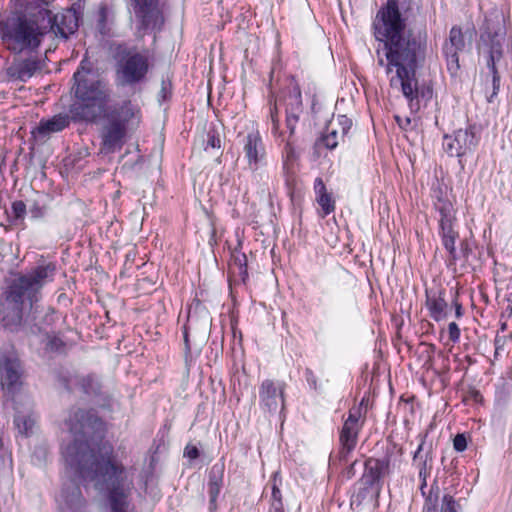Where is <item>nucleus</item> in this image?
Returning a JSON list of instances; mask_svg holds the SVG:
<instances>
[{
	"instance_id": "29",
	"label": "nucleus",
	"mask_w": 512,
	"mask_h": 512,
	"mask_svg": "<svg viewBox=\"0 0 512 512\" xmlns=\"http://www.w3.org/2000/svg\"><path fill=\"white\" fill-rule=\"evenodd\" d=\"M38 69L39 61L37 59L28 58L17 65V76L21 81H26L31 78Z\"/></svg>"
},
{
	"instance_id": "52",
	"label": "nucleus",
	"mask_w": 512,
	"mask_h": 512,
	"mask_svg": "<svg viewBox=\"0 0 512 512\" xmlns=\"http://www.w3.org/2000/svg\"><path fill=\"white\" fill-rule=\"evenodd\" d=\"M44 321L51 325L55 321V310L53 308H49L47 313L45 314Z\"/></svg>"
},
{
	"instance_id": "4",
	"label": "nucleus",
	"mask_w": 512,
	"mask_h": 512,
	"mask_svg": "<svg viewBox=\"0 0 512 512\" xmlns=\"http://www.w3.org/2000/svg\"><path fill=\"white\" fill-rule=\"evenodd\" d=\"M47 32V26L24 13H15L0 23V38L14 54L37 51Z\"/></svg>"
},
{
	"instance_id": "48",
	"label": "nucleus",
	"mask_w": 512,
	"mask_h": 512,
	"mask_svg": "<svg viewBox=\"0 0 512 512\" xmlns=\"http://www.w3.org/2000/svg\"><path fill=\"white\" fill-rule=\"evenodd\" d=\"M199 455H200L199 449L194 445L188 444L184 449V457H186L190 460L197 459L199 457Z\"/></svg>"
},
{
	"instance_id": "22",
	"label": "nucleus",
	"mask_w": 512,
	"mask_h": 512,
	"mask_svg": "<svg viewBox=\"0 0 512 512\" xmlns=\"http://www.w3.org/2000/svg\"><path fill=\"white\" fill-rule=\"evenodd\" d=\"M420 443L413 453L412 462L413 465L418 469L419 479L421 481L420 490L427 488V478L430 476L433 468V455L431 447L424 452V446L427 438V434H420Z\"/></svg>"
},
{
	"instance_id": "2",
	"label": "nucleus",
	"mask_w": 512,
	"mask_h": 512,
	"mask_svg": "<svg viewBox=\"0 0 512 512\" xmlns=\"http://www.w3.org/2000/svg\"><path fill=\"white\" fill-rule=\"evenodd\" d=\"M374 36L379 42L377 63L385 69L392 88L400 87L412 113L426 107L433 97L429 84L419 85L417 69L427 51V31H406V19L397 0H386L373 22Z\"/></svg>"
},
{
	"instance_id": "13",
	"label": "nucleus",
	"mask_w": 512,
	"mask_h": 512,
	"mask_svg": "<svg viewBox=\"0 0 512 512\" xmlns=\"http://www.w3.org/2000/svg\"><path fill=\"white\" fill-rule=\"evenodd\" d=\"M479 137L476 135L474 125L465 129H458L452 135L443 137V149L450 157H462L472 152L478 145Z\"/></svg>"
},
{
	"instance_id": "9",
	"label": "nucleus",
	"mask_w": 512,
	"mask_h": 512,
	"mask_svg": "<svg viewBox=\"0 0 512 512\" xmlns=\"http://www.w3.org/2000/svg\"><path fill=\"white\" fill-rule=\"evenodd\" d=\"M149 71V58L135 48L118 53L116 79L121 86H132L146 79Z\"/></svg>"
},
{
	"instance_id": "35",
	"label": "nucleus",
	"mask_w": 512,
	"mask_h": 512,
	"mask_svg": "<svg viewBox=\"0 0 512 512\" xmlns=\"http://www.w3.org/2000/svg\"><path fill=\"white\" fill-rule=\"evenodd\" d=\"M14 425L20 434L28 436L35 425V419L31 415L17 414L14 417Z\"/></svg>"
},
{
	"instance_id": "18",
	"label": "nucleus",
	"mask_w": 512,
	"mask_h": 512,
	"mask_svg": "<svg viewBox=\"0 0 512 512\" xmlns=\"http://www.w3.org/2000/svg\"><path fill=\"white\" fill-rule=\"evenodd\" d=\"M23 374L21 362L14 354H4L0 358V378L1 386L8 393L16 392L22 382Z\"/></svg>"
},
{
	"instance_id": "43",
	"label": "nucleus",
	"mask_w": 512,
	"mask_h": 512,
	"mask_svg": "<svg viewBox=\"0 0 512 512\" xmlns=\"http://www.w3.org/2000/svg\"><path fill=\"white\" fill-rule=\"evenodd\" d=\"M337 123L340 126L342 136H346L352 127V120L346 115H338Z\"/></svg>"
},
{
	"instance_id": "12",
	"label": "nucleus",
	"mask_w": 512,
	"mask_h": 512,
	"mask_svg": "<svg viewBox=\"0 0 512 512\" xmlns=\"http://www.w3.org/2000/svg\"><path fill=\"white\" fill-rule=\"evenodd\" d=\"M394 455V447H387L381 458L368 457L364 462V471L358 483H364L368 487L383 489L384 478L391 473V459Z\"/></svg>"
},
{
	"instance_id": "5",
	"label": "nucleus",
	"mask_w": 512,
	"mask_h": 512,
	"mask_svg": "<svg viewBox=\"0 0 512 512\" xmlns=\"http://www.w3.org/2000/svg\"><path fill=\"white\" fill-rule=\"evenodd\" d=\"M510 42L512 43V37H507L504 14L497 9L489 11L480 28V44L487 54L486 65L492 74L493 93L491 98L498 94L500 88V75L496 64L503 57L504 45L508 46Z\"/></svg>"
},
{
	"instance_id": "49",
	"label": "nucleus",
	"mask_w": 512,
	"mask_h": 512,
	"mask_svg": "<svg viewBox=\"0 0 512 512\" xmlns=\"http://www.w3.org/2000/svg\"><path fill=\"white\" fill-rule=\"evenodd\" d=\"M451 305L455 310V317L457 319H460L464 314V309H463L462 304L458 300V293H455V295L451 301Z\"/></svg>"
},
{
	"instance_id": "15",
	"label": "nucleus",
	"mask_w": 512,
	"mask_h": 512,
	"mask_svg": "<svg viewBox=\"0 0 512 512\" xmlns=\"http://www.w3.org/2000/svg\"><path fill=\"white\" fill-rule=\"evenodd\" d=\"M284 381L265 379L259 386V405L261 410L269 414L282 413L285 408Z\"/></svg>"
},
{
	"instance_id": "46",
	"label": "nucleus",
	"mask_w": 512,
	"mask_h": 512,
	"mask_svg": "<svg viewBox=\"0 0 512 512\" xmlns=\"http://www.w3.org/2000/svg\"><path fill=\"white\" fill-rule=\"evenodd\" d=\"M448 334H449V339L453 343L459 342L461 332H460V328H459V326L457 325L456 322L449 323V325H448Z\"/></svg>"
},
{
	"instance_id": "28",
	"label": "nucleus",
	"mask_w": 512,
	"mask_h": 512,
	"mask_svg": "<svg viewBox=\"0 0 512 512\" xmlns=\"http://www.w3.org/2000/svg\"><path fill=\"white\" fill-rule=\"evenodd\" d=\"M61 497L70 509H77L85 504V499L78 485H73L71 493H69L68 488H62Z\"/></svg>"
},
{
	"instance_id": "8",
	"label": "nucleus",
	"mask_w": 512,
	"mask_h": 512,
	"mask_svg": "<svg viewBox=\"0 0 512 512\" xmlns=\"http://www.w3.org/2000/svg\"><path fill=\"white\" fill-rule=\"evenodd\" d=\"M30 284L21 274L14 278L7 287L5 291L7 307L0 311V321L4 328L17 331L22 324L25 301L28 300L31 305L37 301V293Z\"/></svg>"
},
{
	"instance_id": "36",
	"label": "nucleus",
	"mask_w": 512,
	"mask_h": 512,
	"mask_svg": "<svg viewBox=\"0 0 512 512\" xmlns=\"http://www.w3.org/2000/svg\"><path fill=\"white\" fill-rule=\"evenodd\" d=\"M269 120L272 124L271 131L274 136H283V132L280 130V119L277 101L269 100Z\"/></svg>"
},
{
	"instance_id": "44",
	"label": "nucleus",
	"mask_w": 512,
	"mask_h": 512,
	"mask_svg": "<svg viewBox=\"0 0 512 512\" xmlns=\"http://www.w3.org/2000/svg\"><path fill=\"white\" fill-rule=\"evenodd\" d=\"M304 376H305L306 382L309 385L310 389L317 391L319 388L318 378L315 375V373L313 372V370L310 368H306L304 371Z\"/></svg>"
},
{
	"instance_id": "47",
	"label": "nucleus",
	"mask_w": 512,
	"mask_h": 512,
	"mask_svg": "<svg viewBox=\"0 0 512 512\" xmlns=\"http://www.w3.org/2000/svg\"><path fill=\"white\" fill-rule=\"evenodd\" d=\"M453 447L457 452H463L467 448V440L463 434H457L453 440Z\"/></svg>"
},
{
	"instance_id": "33",
	"label": "nucleus",
	"mask_w": 512,
	"mask_h": 512,
	"mask_svg": "<svg viewBox=\"0 0 512 512\" xmlns=\"http://www.w3.org/2000/svg\"><path fill=\"white\" fill-rule=\"evenodd\" d=\"M249 169L251 170V183L255 185L258 191L265 193L268 190V174L256 165L249 167Z\"/></svg>"
},
{
	"instance_id": "16",
	"label": "nucleus",
	"mask_w": 512,
	"mask_h": 512,
	"mask_svg": "<svg viewBox=\"0 0 512 512\" xmlns=\"http://www.w3.org/2000/svg\"><path fill=\"white\" fill-rule=\"evenodd\" d=\"M282 102L285 107V126L289 137L293 138L296 133V127L304 115L302 93L297 83L293 82L287 87V92Z\"/></svg>"
},
{
	"instance_id": "1",
	"label": "nucleus",
	"mask_w": 512,
	"mask_h": 512,
	"mask_svg": "<svg viewBox=\"0 0 512 512\" xmlns=\"http://www.w3.org/2000/svg\"><path fill=\"white\" fill-rule=\"evenodd\" d=\"M64 426L73 440L61 449L66 468L78 479L95 482V488L106 493L110 512H128L133 480L114 454L110 444L101 447L105 423L94 409L72 407Z\"/></svg>"
},
{
	"instance_id": "50",
	"label": "nucleus",
	"mask_w": 512,
	"mask_h": 512,
	"mask_svg": "<svg viewBox=\"0 0 512 512\" xmlns=\"http://www.w3.org/2000/svg\"><path fill=\"white\" fill-rule=\"evenodd\" d=\"M314 191H315L316 197L328 193L322 178L317 177L315 179V181H314Z\"/></svg>"
},
{
	"instance_id": "17",
	"label": "nucleus",
	"mask_w": 512,
	"mask_h": 512,
	"mask_svg": "<svg viewBox=\"0 0 512 512\" xmlns=\"http://www.w3.org/2000/svg\"><path fill=\"white\" fill-rule=\"evenodd\" d=\"M465 48V38L462 29L459 26H453L450 29L449 36L442 46V54L446 61L447 70L451 76L455 77L459 70V53Z\"/></svg>"
},
{
	"instance_id": "60",
	"label": "nucleus",
	"mask_w": 512,
	"mask_h": 512,
	"mask_svg": "<svg viewBox=\"0 0 512 512\" xmlns=\"http://www.w3.org/2000/svg\"><path fill=\"white\" fill-rule=\"evenodd\" d=\"M466 359L468 361L469 364H472L473 363V360L470 356H466Z\"/></svg>"
},
{
	"instance_id": "26",
	"label": "nucleus",
	"mask_w": 512,
	"mask_h": 512,
	"mask_svg": "<svg viewBox=\"0 0 512 512\" xmlns=\"http://www.w3.org/2000/svg\"><path fill=\"white\" fill-rule=\"evenodd\" d=\"M241 243L235 247L231 252L230 270L239 278V282L246 284L249 279L247 268V257L245 253L241 252Z\"/></svg>"
},
{
	"instance_id": "55",
	"label": "nucleus",
	"mask_w": 512,
	"mask_h": 512,
	"mask_svg": "<svg viewBox=\"0 0 512 512\" xmlns=\"http://www.w3.org/2000/svg\"><path fill=\"white\" fill-rule=\"evenodd\" d=\"M501 339L496 336L495 340H494V344H495V354L498 353V350L501 348Z\"/></svg>"
},
{
	"instance_id": "23",
	"label": "nucleus",
	"mask_w": 512,
	"mask_h": 512,
	"mask_svg": "<svg viewBox=\"0 0 512 512\" xmlns=\"http://www.w3.org/2000/svg\"><path fill=\"white\" fill-rule=\"evenodd\" d=\"M56 271L57 265L55 262L40 261L29 273L22 275L31 283L30 286L38 294L45 284L54 281Z\"/></svg>"
},
{
	"instance_id": "61",
	"label": "nucleus",
	"mask_w": 512,
	"mask_h": 512,
	"mask_svg": "<svg viewBox=\"0 0 512 512\" xmlns=\"http://www.w3.org/2000/svg\"><path fill=\"white\" fill-rule=\"evenodd\" d=\"M40 452L43 453V454H46V450L43 449V448H40Z\"/></svg>"
},
{
	"instance_id": "40",
	"label": "nucleus",
	"mask_w": 512,
	"mask_h": 512,
	"mask_svg": "<svg viewBox=\"0 0 512 512\" xmlns=\"http://www.w3.org/2000/svg\"><path fill=\"white\" fill-rule=\"evenodd\" d=\"M172 95V83H171V80L166 78V79H162L161 81V89L158 93V101L159 103H163L165 101H167L168 99H170Z\"/></svg>"
},
{
	"instance_id": "6",
	"label": "nucleus",
	"mask_w": 512,
	"mask_h": 512,
	"mask_svg": "<svg viewBox=\"0 0 512 512\" xmlns=\"http://www.w3.org/2000/svg\"><path fill=\"white\" fill-rule=\"evenodd\" d=\"M102 132V146L107 152L120 150L130 129L138 127L142 119L141 108L126 99L111 107L106 115Z\"/></svg>"
},
{
	"instance_id": "53",
	"label": "nucleus",
	"mask_w": 512,
	"mask_h": 512,
	"mask_svg": "<svg viewBox=\"0 0 512 512\" xmlns=\"http://www.w3.org/2000/svg\"><path fill=\"white\" fill-rule=\"evenodd\" d=\"M470 249L468 248L467 241H461L460 243V254H462L463 257L467 258L469 254Z\"/></svg>"
},
{
	"instance_id": "21",
	"label": "nucleus",
	"mask_w": 512,
	"mask_h": 512,
	"mask_svg": "<svg viewBox=\"0 0 512 512\" xmlns=\"http://www.w3.org/2000/svg\"><path fill=\"white\" fill-rule=\"evenodd\" d=\"M445 296L446 291L441 286L426 288L425 290V306L429 316L436 322L447 318L448 303Z\"/></svg>"
},
{
	"instance_id": "38",
	"label": "nucleus",
	"mask_w": 512,
	"mask_h": 512,
	"mask_svg": "<svg viewBox=\"0 0 512 512\" xmlns=\"http://www.w3.org/2000/svg\"><path fill=\"white\" fill-rule=\"evenodd\" d=\"M316 200L321 206L324 216L329 215L335 210V203L329 193L316 197Z\"/></svg>"
},
{
	"instance_id": "42",
	"label": "nucleus",
	"mask_w": 512,
	"mask_h": 512,
	"mask_svg": "<svg viewBox=\"0 0 512 512\" xmlns=\"http://www.w3.org/2000/svg\"><path fill=\"white\" fill-rule=\"evenodd\" d=\"M221 147V139L217 132L215 130H209L207 133V141H206V147L208 148H220Z\"/></svg>"
},
{
	"instance_id": "30",
	"label": "nucleus",
	"mask_w": 512,
	"mask_h": 512,
	"mask_svg": "<svg viewBox=\"0 0 512 512\" xmlns=\"http://www.w3.org/2000/svg\"><path fill=\"white\" fill-rule=\"evenodd\" d=\"M297 159L298 155L294 147V139L288 136V139L282 150L283 169L286 171L291 170Z\"/></svg>"
},
{
	"instance_id": "10",
	"label": "nucleus",
	"mask_w": 512,
	"mask_h": 512,
	"mask_svg": "<svg viewBox=\"0 0 512 512\" xmlns=\"http://www.w3.org/2000/svg\"><path fill=\"white\" fill-rule=\"evenodd\" d=\"M57 381L67 392L79 389L84 395L94 398L103 408L112 405V396L103 390L101 380L95 373L77 375L61 371L57 374Z\"/></svg>"
},
{
	"instance_id": "58",
	"label": "nucleus",
	"mask_w": 512,
	"mask_h": 512,
	"mask_svg": "<svg viewBox=\"0 0 512 512\" xmlns=\"http://www.w3.org/2000/svg\"><path fill=\"white\" fill-rule=\"evenodd\" d=\"M506 328H507V324H506V322L501 323V327H500L501 331H502V332H503V331H505V330H506Z\"/></svg>"
},
{
	"instance_id": "59",
	"label": "nucleus",
	"mask_w": 512,
	"mask_h": 512,
	"mask_svg": "<svg viewBox=\"0 0 512 512\" xmlns=\"http://www.w3.org/2000/svg\"><path fill=\"white\" fill-rule=\"evenodd\" d=\"M184 340H185L186 346L189 348V346H188V333L186 331L184 333Z\"/></svg>"
},
{
	"instance_id": "31",
	"label": "nucleus",
	"mask_w": 512,
	"mask_h": 512,
	"mask_svg": "<svg viewBox=\"0 0 512 512\" xmlns=\"http://www.w3.org/2000/svg\"><path fill=\"white\" fill-rule=\"evenodd\" d=\"M271 484V500L270 507L273 506H284L282 493L280 490V486L282 484V478L279 471H276L272 474L270 479Z\"/></svg>"
},
{
	"instance_id": "39",
	"label": "nucleus",
	"mask_w": 512,
	"mask_h": 512,
	"mask_svg": "<svg viewBox=\"0 0 512 512\" xmlns=\"http://www.w3.org/2000/svg\"><path fill=\"white\" fill-rule=\"evenodd\" d=\"M208 487V495H209V511L216 512L217 511V499L221 492L223 485H207Z\"/></svg>"
},
{
	"instance_id": "25",
	"label": "nucleus",
	"mask_w": 512,
	"mask_h": 512,
	"mask_svg": "<svg viewBox=\"0 0 512 512\" xmlns=\"http://www.w3.org/2000/svg\"><path fill=\"white\" fill-rule=\"evenodd\" d=\"M70 124V117L67 114H57L49 119H41L33 133L40 136H47L64 130Z\"/></svg>"
},
{
	"instance_id": "27",
	"label": "nucleus",
	"mask_w": 512,
	"mask_h": 512,
	"mask_svg": "<svg viewBox=\"0 0 512 512\" xmlns=\"http://www.w3.org/2000/svg\"><path fill=\"white\" fill-rule=\"evenodd\" d=\"M359 484L360 487L358 488V491L353 493L350 498L351 509H358L363 504V502L368 499L377 501L382 491L377 487L370 488L364 483Z\"/></svg>"
},
{
	"instance_id": "37",
	"label": "nucleus",
	"mask_w": 512,
	"mask_h": 512,
	"mask_svg": "<svg viewBox=\"0 0 512 512\" xmlns=\"http://www.w3.org/2000/svg\"><path fill=\"white\" fill-rule=\"evenodd\" d=\"M224 464H214L208 475L207 485H223Z\"/></svg>"
},
{
	"instance_id": "19",
	"label": "nucleus",
	"mask_w": 512,
	"mask_h": 512,
	"mask_svg": "<svg viewBox=\"0 0 512 512\" xmlns=\"http://www.w3.org/2000/svg\"><path fill=\"white\" fill-rule=\"evenodd\" d=\"M39 14L43 15V18L47 17V29L49 28L56 36L65 40L78 29V17L75 12L70 10L52 15L50 10L42 9Z\"/></svg>"
},
{
	"instance_id": "11",
	"label": "nucleus",
	"mask_w": 512,
	"mask_h": 512,
	"mask_svg": "<svg viewBox=\"0 0 512 512\" xmlns=\"http://www.w3.org/2000/svg\"><path fill=\"white\" fill-rule=\"evenodd\" d=\"M364 399L359 405L353 406L348 412V417L343 423L342 429L339 435V451L336 457L330 455L329 464L330 466H336L337 463L347 462L348 456L355 449L359 433L363 427L364 420L362 406Z\"/></svg>"
},
{
	"instance_id": "20",
	"label": "nucleus",
	"mask_w": 512,
	"mask_h": 512,
	"mask_svg": "<svg viewBox=\"0 0 512 512\" xmlns=\"http://www.w3.org/2000/svg\"><path fill=\"white\" fill-rule=\"evenodd\" d=\"M420 491L424 497L422 512H461L459 502L450 494H444L439 509L438 502L440 489L436 480L431 484L428 492H426V488Z\"/></svg>"
},
{
	"instance_id": "41",
	"label": "nucleus",
	"mask_w": 512,
	"mask_h": 512,
	"mask_svg": "<svg viewBox=\"0 0 512 512\" xmlns=\"http://www.w3.org/2000/svg\"><path fill=\"white\" fill-rule=\"evenodd\" d=\"M11 210L15 220L23 219L26 214V205L21 200L14 201Z\"/></svg>"
},
{
	"instance_id": "45",
	"label": "nucleus",
	"mask_w": 512,
	"mask_h": 512,
	"mask_svg": "<svg viewBox=\"0 0 512 512\" xmlns=\"http://www.w3.org/2000/svg\"><path fill=\"white\" fill-rule=\"evenodd\" d=\"M482 400H483L482 394L475 388L469 389L463 398V401L466 403L469 401H473L475 403H481Z\"/></svg>"
},
{
	"instance_id": "3",
	"label": "nucleus",
	"mask_w": 512,
	"mask_h": 512,
	"mask_svg": "<svg viewBox=\"0 0 512 512\" xmlns=\"http://www.w3.org/2000/svg\"><path fill=\"white\" fill-rule=\"evenodd\" d=\"M75 80V100L70 105L71 119L75 122H95L105 111L110 100V90L106 83L77 70Z\"/></svg>"
},
{
	"instance_id": "51",
	"label": "nucleus",
	"mask_w": 512,
	"mask_h": 512,
	"mask_svg": "<svg viewBox=\"0 0 512 512\" xmlns=\"http://www.w3.org/2000/svg\"><path fill=\"white\" fill-rule=\"evenodd\" d=\"M356 464L357 461L352 462L350 465H348L345 469L342 471V476L349 480L352 479L356 474Z\"/></svg>"
},
{
	"instance_id": "24",
	"label": "nucleus",
	"mask_w": 512,
	"mask_h": 512,
	"mask_svg": "<svg viewBox=\"0 0 512 512\" xmlns=\"http://www.w3.org/2000/svg\"><path fill=\"white\" fill-rule=\"evenodd\" d=\"M243 152L249 167L260 166L265 158L266 151L258 130H253L244 137Z\"/></svg>"
},
{
	"instance_id": "57",
	"label": "nucleus",
	"mask_w": 512,
	"mask_h": 512,
	"mask_svg": "<svg viewBox=\"0 0 512 512\" xmlns=\"http://www.w3.org/2000/svg\"><path fill=\"white\" fill-rule=\"evenodd\" d=\"M509 304L507 306V310L509 309L510 310V314H512V292L510 293V296L509 298L507 299Z\"/></svg>"
},
{
	"instance_id": "7",
	"label": "nucleus",
	"mask_w": 512,
	"mask_h": 512,
	"mask_svg": "<svg viewBox=\"0 0 512 512\" xmlns=\"http://www.w3.org/2000/svg\"><path fill=\"white\" fill-rule=\"evenodd\" d=\"M433 208L438 213V236L443 248L448 253L447 267L456 266L460 259L459 252L456 249V241L460 238L457 211L452 201L443 194L441 189L436 191Z\"/></svg>"
},
{
	"instance_id": "14",
	"label": "nucleus",
	"mask_w": 512,
	"mask_h": 512,
	"mask_svg": "<svg viewBox=\"0 0 512 512\" xmlns=\"http://www.w3.org/2000/svg\"><path fill=\"white\" fill-rule=\"evenodd\" d=\"M133 10L141 31H160L165 19L160 0H133Z\"/></svg>"
},
{
	"instance_id": "32",
	"label": "nucleus",
	"mask_w": 512,
	"mask_h": 512,
	"mask_svg": "<svg viewBox=\"0 0 512 512\" xmlns=\"http://www.w3.org/2000/svg\"><path fill=\"white\" fill-rule=\"evenodd\" d=\"M45 350L52 353H64L66 343L59 333L49 332L46 334Z\"/></svg>"
},
{
	"instance_id": "34",
	"label": "nucleus",
	"mask_w": 512,
	"mask_h": 512,
	"mask_svg": "<svg viewBox=\"0 0 512 512\" xmlns=\"http://www.w3.org/2000/svg\"><path fill=\"white\" fill-rule=\"evenodd\" d=\"M338 145V132L335 129L327 128V132L323 133L315 142V148L324 147L333 150Z\"/></svg>"
},
{
	"instance_id": "56",
	"label": "nucleus",
	"mask_w": 512,
	"mask_h": 512,
	"mask_svg": "<svg viewBox=\"0 0 512 512\" xmlns=\"http://www.w3.org/2000/svg\"><path fill=\"white\" fill-rule=\"evenodd\" d=\"M269 512H285L284 511V506H273V507H270Z\"/></svg>"
},
{
	"instance_id": "54",
	"label": "nucleus",
	"mask_w": 512,
	"mask_h": 512,
	"mask_svg": "<svg viewBox=\"0 0 512 512\" xmlns=\"http://www.w3.org/2000/svg\"><path fill=\"white\" fill-rule=\"evenodd\" d=\"M395 119L397 121V123L399 124V126L403 129H406V127L410 124V118H405L404 119V122L402 123L401 121V118L399 116H395Z\"/></svg>"
}]
</instances>
